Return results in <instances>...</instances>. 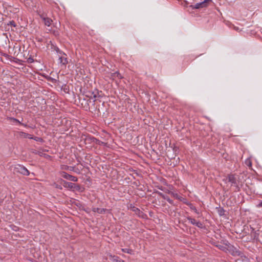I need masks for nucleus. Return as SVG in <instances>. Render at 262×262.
Listing matches in <instances>:
<instances>
[{
    "mask_svg": "<svg viewBox=\"0 0 262 262\" xmlns=\"http://www.w3.org/2000/svg\"><path fill=\"white\" fill-rule=\"evenodd\" d=\"M226 246H227V250L233 256H241L242 255L243 253L241 251L228 242L226 243Z\"/></svg>",
    "mask_w": 262,
    "mask_h": 262,
    "instance_id": "f257e3e1",
    "label": "nucleus"
},
{
    "mask_svg": "<svg viewBox=\"0 0 262 262\" xmlns=\"http://www.w3.org/2000/svg\"><path fill=\"white\" fill-rule=\"evenodd\" d=\"M14 172L19 173L24 176H29L30 174L29 171L23 165L20 164H16L14 166Z\"/></svg>",
    "mask_w": 262,
    "mask_h": 262,
    "instance_id": "f03ea898",
    "label": "nucleus"
},
{
    "mask_svg": "<svg viewBox=\"0 0 262 262\" xmlns=\"http://www.w3.org/2000/svg\"><path fill=\"white\" fill-rule=\"evenodd\" d=\"M228 180V182L231 183V185L233 186H235L236 189L237 191H239V188H238L237 182H236V179L235 176L233 174H229L227 178Z\"/></svg>",
    "mask_w": 262,
    "mask_h": 262,
    "instance_id": "7ed1b4c3",
    "label": "nucleus"
},
{
    "mask_svg": "<svg viewBox=\"0 0 262 262\" xmlns=\"http://www.w3.org/2000/svg\"><path fill=\"white\" fill-rule=\"evenodd\" d=\"M61 176L62 178H63L67 180H70L73 182H77L78 180V179L77 177L72 176L71 174H69L64 171H63L61 173Z\"/></svg>",
    "mask_w": 262,
    "mask_h": 262,
    "instance_id": "20e7f679",
    "label": "nucleus"
},
{
    "mask_svg": "<svg viewBox=\"0 0 262 262\" xmlns=\"http://www.w3.org/2000/svg\"><path fill=\"white\" fill-rule=\"evenodd\" d=\"M63 186L64 187L70 189H75L76 190H78L80 188L78 185H76L74 183L66 181L63 182Z\"/></svg>",
    "mask_w": 262,
    "mask_h": 262,
    "instance_id": "39448f33",
    "label": "nucleus"
},
{
    "mask_svg": "<svg viewBox=\"0 0 262 262\" xmlns=\"http://www.w3.org/2000/svg\"><path fill=\"white\" fill-rule=\"evenodd\" d=\"M169 193L172 195V196L176 198V199L181 201L185 204L187 203L186 199L181 196H180L178 193L172 191H169Z\"/></svg>",
    "mask_w": 262,
    "mask_h": 262,
    "instance_id": "423d86ee",
    "label": "nucleus"
},
{
    "mask_svg": "<svg viewBox=\"0 0 262 262\" xmlns=\"http://www.w3.org/2000/svg\"><path fill=\"white\" fill-rule=\"evenodd\" d=\"M209 0H205L204 2L201 3H196L194 6L191 5L190 7H191L193 9H199L201 8L205 7L206 6V3Z\"/></svg>",
    "mask_w": 262,
    "mask_h": 262,
    "instance_id": "0eeeda50",
    "label": "nucleus"
},
{
    "mask_svg": "<svg viewBox=\"0 0 262 262\" xmlns=\"http://www.w3.org/2000/svg\"><path fill=\"white\" fill-rule=\"evenodd\" d=\"M110 77L113 80H116V79H121L122 78L121 75L117 71L113 73H111Z\"/></svg>",
    "mask_w": 262,
    "mask_h": 262,
    "instance_id": "6e6552de",
    "label": "nucleus"
},
{
    "mask_svg": "<svg viewBox=\"0 0 262 262\" xmlns=\"http://www.w3.org/2000/svg\"><path fill=\"white\" fill-rule=\"evenodd\" d=\"M66 56L60 55V57H59V60L60 61V63L62 64L63 65H66L68 63V59Z\"/></svg>",
    "mask_w": 262,
    "mask_h": 262,
    "instance_id": "1a4fd4ad",
    "label": "nucleus"
},
{
    "mask_svg": "<svg viewBox=\"0 0 262 262\" xmlns=\"http://www.w3.org/2000/svg\"><path fill=\"white\" fill-rule=\"evenodd\" d=\"M130 209L132 211L134 212L136 214H137L138 216H140L141 214L142 213V212H141L139 209L138 208L135 207V206H130Z\"/></svg>",
    "mask_w": 262,
    "mask_h": 262,
    "instance_id": "9d476101",
    "label": "nucleus"
},
{
    "mask_svg": "<svg viewBox=\"0 0 262 262\" xmlns=\"http://www.w3.org/2000/svg\"><path fill=\"white\" fill-rule=\"evenodd\" d=\"M44 22H45V25L49 27L51 25L52 20V19H51L49 18H44Z\"/></svg>",
    "mask_w": 262,
    "mask_h": 262,
    "instance_id": "9b49d317",
    "label": "nucleus"
},
{
    "mask_svg": "<svg viewBox=\"0 0 262 262\" xmlns=\"http://www.w3.org/2000/svg\"><path fill=\"white\" fill-rule=\"evenodd\" d=\"M187 219L191 224L195 225L197 221L195 219H192L190 216L187 217Z\"/></svg>",
    "mask_w": 262,
    "mask_h": 262,
    "instance_id": "f8f14e48",
    "label": "nucleus"
},
{
    "mask_svg": "<svg viewBox=\"0 0 262 262\" xmlns=\"http://www.w3.org/2000/svg\"><path fill=\"white\" fill-rule=\"evenodd\" d=\"M21 134L22 135L24 136V137L25 138H29V139H33V137H32V136L30 134H27V133H24V132H21Z\"/></svg>",
    "mask_w": 262,
    "mask_h": 262,
    "instance_id": "ddd939ff",
    "label": "nucleus"
},
{
    "mask_svg": "<svg viewBox=\"0 0 262 262\" xmlns=\"http://www.w3.org/2000/svg\"><path fill=\"white\" fill-rule=\"evenodd\" d=\"M94 211L97 212L99 213H102L105 211V210L104 209L94 208Z\"/></svg>",
    "mask_w": 262,
    "mask_h": 262,
    "instance_id": "4468645a",
    "label": "nucleus"
},
{
    "mask_svg": "<svg viewBox=\"0 0 262 262\" xmlns=\"http://www.w3.org/2000/svg\"><path fill=\"white\" fill-rule=\"evenodd\" d=\"M245 164L249 167L252 166V162L249 159H247L245 161Z\"/></svg>",
    "mask_w": 262,
    "mask_h": 262,
    "instance_id": "2eb2a0df",
    "label": "nucleus"
},
{
    "mask_svg": "<svg viewBox=\"0 0 262 262\" xmlns=\"http://www.w3.org/2000/svg\"><path fill=\"white\" fill-rule=\"evenodd\" d=\"M217 247H219V248L220 249H221V250L222 251H227V246L225 245V246H222V245H219V246H217Z\"/></svg>",
    "mask_w": 262,
    "mask_h": 262,
    "instance_id": "dca6fc26",
    "label": "nucleus"
},
{
    "mask_svg": "<svg viewBox=\"0 0 262 262\" xmlns=\"http://www.w3.org/2000/svg\"><path fill=\"white\" fill-rule=\"evenodd\" d=\"M111 259L114 261V262H119V259H118V257H116L115 256H112L111 255Z\"/></svg>",
    "mask_w": 262,
    "mask_h": 262,
    "instance_id": "f3484780",
    "label": "nucleus"
},
{
    "mask_svg": "<svg viewBox=\"0 0 262 262\" xmlns=\"http://www.w3.org/2000/svg\"><path fill=\"white\" fill-rule=\"evenodd\" d=\"M195 226L200 228H203V225L202 223L200 222H196Z\"/></svg>",
    "mask_w": 262,
    "mask_h": 262,
    "instance_id": "a211bd4d",
    "label": "nucleus"
},
{
    "mask_svg": "<svg viewBox=\"0 0 262 262\" xmlns=\"http://www.w3.org/2000/svg\"><path fill=\"white\" fill-rule=\"evenodd\" d=\"M122 250L124 252L127 253H130V254H131L132 252V250L131 249H127V248H126V249H122Z\"/></svg>",
    "mask_w": 262,
    "mask_h": 262,
    "instance_id": "6ab92c4d",
    "label": "nucleus"
},
{
    "mask_svg": "<svg viewBox=\"0 0 262 262\" xmlns=\"http://www.w3.org/2000/svg\"><path fill=\"white\" fill-rule=\"evenodd\" d=\"M8 25H10L15 27L16 26V24L14 21L12 20L9 21V23L8 24Z\"/></svg>",
    "mask_w": 262,
    "mask_h": 262,
    "instance_id": "aec40b11",
    "label": "nucleus"
},
{
    "mask_svg": "<svg viewBox=\"0 0 262 262\" xmlns=\"http://www.w3.org/2000/svg\"><path fill=\"white\" fill-rule=\"evenodd\" d=\"M58 57H60V55L61 56H67L66 54L62 51L60 50L59 51V52L57 53Z\"/></svg>",
    "mask_w": 262,
    "mask_h": 262,
    "instance_id": "412c9836",
    "label": "nucleus"
},
{
    "mask_svg": "<svg viewBox=\"0 0 262 262\" xmlns=\"http://www.w3.org/2000/svg\"><path fill=\"white\" fill-rule=\"evenodd\" d=\"M166 200L170 204H173V202L172 200H171L168 196L166 198Z\"/></svg>",
    "mask_w": 262,
    "mask_h": 262,
    "instance_id": "4be33fe9",
    "label": "nucleus"
},
{
    "mask_svg": "<svg viewBox=\"0 0 262 262\" xmlns=\"http://www.w3.org/2000/svg\"><path fill=\"white\" fill-rule=\"evenodd\" d=\"M159 194L160 196H161V197H162L163 199H165V200H166V198H167V196L165 195L164 194H163L162 193H161V192H159Z\"/></svg>",
    "mask_w": 262,
    "mask_h": 262,
    "instance_id": "5701e85b",
    "label": "nucleus"
},
{
    "mask_svg": "<svg viewBox=\"0 0 262 262\" xmlns=\"http://www.w3.org/2000/svg\"><path fill=\"white\" fill-rule=\"evenodd\" d=\"M28 61H29V62H32L33 61V59L32 58H29L28 59Z\"/></svg>",
    "mask_w": 262,
    "mask_h": 262,
    "instance_id": "b1692460",
    "label": "nucleus"
},
{
    "mask_svg": "<svg viewBox=\"0 0 262 262\" xmlns=\"http://www.w3.org/2000/svg\"><path fill=\"white\" fill-rule=\"evenodd\" d=\"M34 140H36V141H39V140H41V138H37V137H35L34 138Z\"/></svg>",
    "mask_w": 262,
    "mask_h": 262,
    "instance_id": "393cba45",
    "label": "nucleus"
},
{
    "mask_svg": "<svg viewBox=\"0 0 262 262\" xmlns=\"http://www.w3.org/2000/svg\"><path fill=\"white\" fill-rule=\"evenodd\" d=\"M13 119L15 121L17 122H18V123H20L19 121L18 120L16 119H15V118H13Z\"/></svg>",
    "mask_w": 262,
    "mask_h": 262,
    "instance_id": "a878e982",
    "label": "nucleus"
},
{
    "mask_svg": "<svg viewBox=\"0 0 262 262\" xmlns=\"http://www.w3.org/2000/svg\"><path fill=\"white\" fill-rule=\"evenodd\" d=\"M59 51H60L59 49L58 48H56V51L57 53L59 52Z\"/></svg>",
    "mask_w": 262,
    "mask_h": 262,
    "instance_id": "bb28decb",
    "label": "nucleus"
},
{
    "mask_svg": "<svg viewBox=\"0 0 262 262\" xmlns=\"http://www.w3.org/2000/svg\"><path fill=\"white\" fill-rule=\"evenodd\" d=\"M119 262H124V261L121 259H119Z\"/></svg>",
    "mask_w": 262,
    "mask_h": 262,
    "instance_id": "cd10ccee",
    "label": "nucleus"
},
{
    "mask_svg": "<svg viewBox=\"0 0 262 262\" xmlns=\"http://www.w3.org/2000/svg\"><path fill=\"white\" fill-rule=\"evenodd\" d=\"M93 97H94V98H95L96 97V95H93Z\"/></svg>",
    "mask_w": 262,
    "mask_h": 262,
    "instance_id": "c85d7f7f",
    "label": "nucleus"
},
{
    "mask_svg": "<svg viewBox=\"0 0 262 262\" xmlns=\"http://www.w3.org/2000/svg\"><path fill=\"white\" fill-rule=\"evenodd\" d=\"M234 28H235V30H238V28L235 27Z\"/></svg>",
    "mask_w": 262,
    "mask_h": 262,
    "instance_id": "c756f323",
    "label": "nucleus"
}]
</instances>
